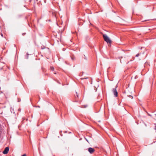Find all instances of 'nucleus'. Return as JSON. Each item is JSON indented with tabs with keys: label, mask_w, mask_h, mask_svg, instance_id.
I'll list each match as a JSON object with an SVG mask.
<instances>
[{
	"label": "nucleus",
	"mask_w": 156,
	"mask_h": 156,
	"mask_svg": "<svg viewBox=\"0 0 156 156\" xmlns=\"http://www.w3.org/2000/svg\"><path fill=\"white\" fill-rule=\"evenodd\" d=\"M103 37L104 40L108 43L111 44V41L108 37V36L105 34H103Z\"/></svg>",
	"instance_id": "obj_1"
},
{
	"label": "nucleus",
	"mask_w": 156,
	"mask_h": 156,
	"mask_svg": "<svg viewBox=\"0 0 156 156\" xmlns=\"http://www.w3.org/2000/svg\"><path fill=\"white\" fill-rule=\"evenodd\" d=\"M117 87V86L116 85L115 88H113L112 90V91L115 97H117L118 96V92L116 90V88Z\"/></svg>",
	"instance_id": "obj_2"
},
{
	"label": "nucleus",
	"mask_w": 156,
	"mask_h": 156,
	"mask_svg": "<svg viewBox=\"0 0 156 156\" xmlns=\"http://www.w3.org/2000/svg\"><path fill=\"white\" fill-rule=\"evenodd\" d=\"M88 150L89 153L91 154L93 153L95 151V150L94 148L91 147H89L88 148Z\"/></svg>",
	"instance_id": "obj_3"
},
{
	"label": "nucleus",
	"mask_w": 156,
	"mask_h": 156,
	"mask_svg": "<svg viewBox=\"0 0 156 156\" xmlns=\"http://www.w3.org/2000/svg\"><path fill=\"white\" fill-rule=\"evenodd\" d=\"M9 150V147H7L5 148L4 150L3 151L2 153L4 154H6L8 153Z\"/></svg>",
	"instance_id": "obj_4"
},
{
	"label": "nucleus",
	"mask_w": 156,
	"mask_h": 156,
	"mask_svg": "<svg viewBox=\"0 0 156 156\" xmlns=\"http://www.w3.org/2000/svg\"><path fill=\"white\" fill-rule=\"evenodd\" d=\"M74 95L76 101L77 102L78 101V95L76 92L75 94H74Z\"/></svg>",
	"instance_id": "obj_5"
},
{
	"label": "nucleus",
	"mask_w": 156,
	"mask_h": 156,
	"mask_svg": "<svg viewBox=\"0 0 156 156\" xmlns=\"http://www.w3.org/2000/svg\"><path fill=\"white\" fill-rule=\"evenodd\" d=\"M51 69L52 70V71H53L54 70V67H51Z\"/></svg>",
	"instance_id": "obj_6"
},
{
	"label": "nucleus",
	"mask_w": 156,
	"mask_h": 156,
	"mask_svg": "<svg viewBox=\"0 0 156 156\" xmlns=\"http://www.w3.org/2000/svg\"><path fill=\"white\" fill-rule=\"evenodd\" d=\"M139 55H140V54H139V53H138L136 55V57H138Z\"/></svg>",
	"instance_id": "obj_7"
},
{
	"label": "nucleus",
	"mask_w": 156,
	"mask_h": 156,
	"mask_svg": "<svg viewBox=\"0 0 156 156\" xmlns=\"http://www.w3.org/2000/svg\"><path fill=\"white\" fill-rule=\"evenodd\" d=\"M26 154H24L23 155H22L21 156H26Z\"/></svg>",
	"instance_id": "obj_8"
},
{
	"label": "nucleus",
	"mask_w": 156,
	"mask_h": 156,
	"mask_svg": "<svg viewBox=\"0 0 156 156\" xmlns=\"http://www.w3.org/2000/svg\"><path fill=\"white\" fill-rule=\"evenodd\" d=\"M154 129L156 130V125L155 126V127H154Z\"/></svg>",
	"instance_id": "obj_9"
},
{
	"label": "nucleus",
	"mask_w": 156,
	"mask_h": 156,
	"mask_svg": "<svg viewBox=\"0 0 156 156\" xmlns=\"http://www.w3.org/2000/svg\"><path fill=\"white\" fill-rule=\"evenodd\" d=\"M1 36H2V37H3V34H1Z\"/></svg>",
	"instance_id": "obj_10"
},
{
	"label": "nucleus",
	"mask_w": 156,
	"mask_h": 156,
	"mask_svg": "<svg viewBox=\"0 0 156 156\" xmlns=\"http://www.w3.org/2000/svg\"><path fill=\"white\" fill-rule=\"evenodd\" d=\"M87 107V105L84 106V108H86Z\"/></svg>",
	"instance_id": "obj_11"
},
{
	"label": "nucleus",
	"mask_w": 156,
	"mask_h": 156,
	"mask_svg": "<svg viewBox=\"0 0 156 156\" xmlns=\"http://www.w3.org/2000/svg\"><path fill=\"white\" fill-rule=\"evenodd\" d=\"M120 61L121 62H121V59H120Z\"/></svg>",
	"instance_id": "obj_12"
}]
</instances>
